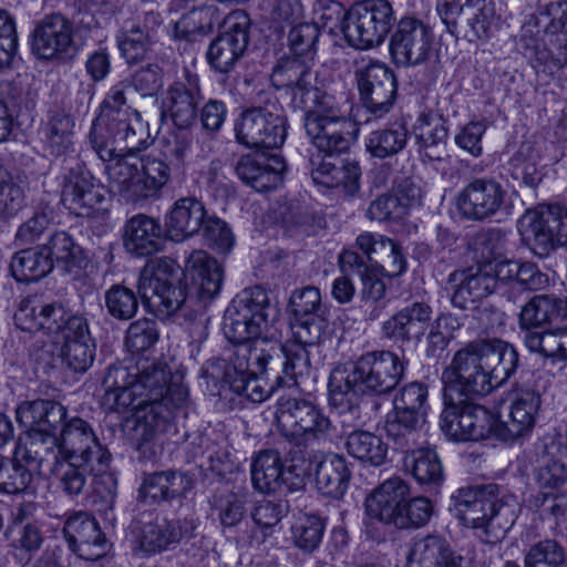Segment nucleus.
<instances>
[{
    "mask_svg": "<svg viewBox=\"0 0 567 567\" xmlns=\"http://www.w3.org/2000/svg\"><path fill=\"white\" fill-rule=\"evenodd\" d=\"M28 183L0 167V216L8 219L27 205Z\"/></svg>",
    "mask_w": 567,
    "mask_h": 567,
    "instance_id": "nucleus-59",
    "label": "nucleus"
},
{
    "mask_svg": "<svg viewBox=\"0 0 567 567\" xmlns=\"http://www.w3.org/2000/svg\"><path fill=\"white\" fill-rule=\"evenodd\" d=\"M495 20V9L492 3H483L481 7L472 4V11L462 19L458 29L453 35H462L470 42L487 39L491 35L492 24Z\"/></svg>",
    "mask_w": 567,
    "mask_h": 567,
    "instance_id": "nucleus-60",
    "label": "nucleus"
},
{
    "mask_svg": "<svg viewBox=\"0 0 567 567\" xmlns=\"http://www.w3.org/2000/svg\"><path fill=\"white\" fill-rule=\"evenodd\" d=\"M288 308L292 338L303 344H318L329 327L320 290L313 286L296 289L289 298Z\"/></svg>",
    "mask_w": 567,
    "mask_h": 567,
    "instance_id": "nucleus-15",
    "label": "nucleus"
},
{
    "mask_svg": "<svg viewBox=\"0 0 567 567\" xmlns=\"http://www.w3.org/2000/svg\"><path fill=\"white\" fill-rule=\"evenodd\" d=\"M111 383H123L135 379V386L148 399V412L138 414V425L134 430V443L140 456L151 460L156 454V440L167 430L171 408L163 402V394L171 380V371L165 362L142 358L126 362V369L111 373Z\"/></svg>",
    "mask_w": 567,
    "mask_h": 567,
    "instance_id": "nucleus-4",
    "label": "nucleus"
},
{
    "mask_svg": "<svg viewBox=\"0 0 567 567\" xmlns=\"http://www.w3.org/2000/svg\"><path fill=\"white\" fill-rule=\"evenodd\" d=\"M433 35L421 19L404 16L395 24L389 50L396 65L413 66L429 58Z\"/></svg>",
    "mask_w": 567,
    "mask_h": 567,
    "instance_id": "nucleus-21",
    "label": "nucleus"
},
{
    "mask_svg": "<svg viewBox=\"0 0 567 567\" xmlns=\"http://www.w3.org/2000/svg\"><path fill=\"white\" fill-rule=\"evenodd\" d=\"M126 82H117L109 89L90 132V142L96 155L110 164L122 157H131L133 152L148 145L147 124L137 110L126 104Z\"/></svg>",
    "mask_w": 567,
    "mask_h": 567,
    "instance_id": "nucleus-3",
    "label": "nucleus"
},
{
    "mask_svg": "<svg viewBox=\"0 0 567 567\" xmlns=\"http://www.w3.org/2000/svg\"><path fill=\"white\" fill-rule=\"evenodd\" d=\"M518 352L501 339H478L457 350L443 370L445 408L440 426L453 441L488 437L494 416L482 405L461 399L486 395L517 370Z\"/></svg>",
    "mask_w": 567,
    "mask_h": 567,
    "instance_id": "nucleus-1",
    "label": "nucleus"
},
{
    "mask_svg": "<svg viewBox=\"0 0 567 567\" xmlns=\"http://www.w3.org/2000/svg\"><path fill=\"white\" fill-rule=\"evenodd\" d=\"M185 270L200 299L218 295L224 279L221 265L204 250H195L187 258Z\"/></svg>",
    "mask_w": 567,
    "mask_h": 567,
    "instance_id": "nucleus-43",
    "label": "nucleus"
},
{
    "mask_svg": "<svg viewBox=\"0 0 567 567\" xmlns=\"http://www.w3.org/2000/svg\"><path fill=\"white\" fill-rule=\"evenodd\" d=\"M123 246L134 257H148L163 248L162 226L148 215L137 214L124 225Z\"/></svg>",
    "mask_w": 567,
    "mask_h": 567,
    "instance_id": "nucleus-38",
    "label": "nucleus"
},
{
    "mask_svg": "<svg viewBox=\"0 0 567 567\" xmlns=\"http://www.w3.org/2000/svg\"><path fill=\"white\" fill-rule=\"evenodd\" d=\"M275 417L280 435L302 453L309 445L327 440L332 423L313 402L281 395L276 404Z\"/></svg>",
    "mask_w": 567,
    "mask_h": 567,
    "instance_id": "nucleus-11",
    "label": "nucleus"
},
{
    "mask_svg": "<svg viewBox=\"0 0 567 567\" xmlns=\"http://www.w3.org/2000/svg\"><path fill=\"white\" fill-rule=\"evenodd\" d=\"M432 308L422 301L405 306L382 322L381 337L395 343L420 341L432 318Z\"/></svg>",
    "mask_w": 567,
    "mask_h": 567,
    "instance_id": "nucleus-29",
    "label": "nucleus"
},
{
    "mask_svg": "<svg viewBox=\"0 0 567 567\" xmlns=\"http://www.w3.org/2000/svg\"><path fill=\"white\" fill-rule=\"evenodd\" d=\"M16 416L33 434L58 435L68 421V409L58 401L39 399L19 404Z\"/></svg>",
    "mask_w": 567,
    "mask_h": 567,
    "instance_id": "nucleus-33",
    "label": "nucleus"
},
{
    "mask_svg": "<svg viewBox=\"0 0 567 567\" xmlns=\"http://www.w3.org/2000/svg\"><path fill=\"white\" fill-rule=\"evenodd\" d=\"M507 190L494 178L477 177L458 193L460 214L474 221H484L506 212Z\"/></svg>",
    "mask_w": 567,
    "mask_h": 567,
    "instance_id": "nucleus-18",
    "label": "nucleus"
},
{
    "mask_svg": "<svg viewBox=\"0 0 567 567\" xmlns=\"http://www.w3.org/2000/svg\"><path fill=\"white\" fill-rule=\"evenodd\" d=\"M411 495L410 485L394 476L382 482L365 498L364 508L368 518L394 527L403 502Z\"/></svg>",
    "mask_w": 567,
    "mask_h": 567,
    "instance_id": "nucleus-28",
    "label": "nucleus"
},
{
    "mask_svg": "<svg viewBox=\"0 0 567 567\" xmlns=\"http://www.w3.org/2000/svg\"><path fill=\"white\" fill-rule=\"evenodd\" d=\"M566 548L554 538L540 539L524 549V567H564Z\"/></svg>",
    "mask_w": 567,
    "mask_h": 567,
    "instance_id": "nucleus-61",
    "label": "nucleus"
},
{
    "mask_svg": "<svg viewBox=\"0 0 567 567\" xmlns=\"http://www.w3.org/2000/svg\"><path fill=\"white\" fill-rule=\"evenodd\" d=\"M250 19L243 10L229 13L221 24L219 34L212 41L207 60L221 73L229 72L244 55L249 42Z\"/></svg>",
    "mask_w": 567,
    "mask_h": 567,
    "instance_id": "nucleus-19",
    "label": "nucleus"
},
{
    "mask_svg": "<svg viewBox=\"0 0 567 567\" xmlns=\"http://www.w3.org/2000/svg\"><path fill=\"white\" fill-rule=\"evenodd\" d=\"M309 60L298 56L281 58L271 73V83L277 90H285L291 95L296 109L308 106V95L317 82Z\"/></svg>",
    "mask_w": 567,
    "mask_h": 567,
    "instance_id": "nucleus-26",
    "label": "nucleus"
},
{
    "mask_svg": "<svg viewBox=\"0 0 567 567\" xmlns=\"http://www.w3.org/2000/svg\"><path fill=\"white\" fill-rule=\"evenodd\" d=\"M281 456L278 451L265 450L257 454L251 464V482L261 493L280 492Z\"/></svg>",
    "mask_w": 567,
    "mask_h": 567,
    "instance_id": "nucleus-56",
    "label": "nucleus"
},
{
    "mask_svg": "<svg viewBox=\"0 0 567 567\" xmlns=\"http://www.w3.org/2000/svg\"><path fill=\"white\" fill-rule=\"evenodd\" d=\"M121 56L127 64H137L145 60L155 43V30L146 21L126 22L116 34Z\"/></svg>",
    "mask_w": 567,
    "mask_h": 567,
    "instance_id": "nucleus-44",
    "label": "nucleus"
},
{
    "mask_svg": "<svg viewBox=\"0 0 567 567\" xmlns=\"http://www.w3.org/2000/svg\"><path fill=\"white\" fill-rule=\"evenodd\" d=\"M73 43V23L60 13L45 16L33 30L32 51L40 59L66 53Z\"/></svg>",
    "mask_w": 567,
    "mask_h": 567,
    "instance_id": "nucleus-32",
    "label": "nucleus"
},
{
    "mask_svg": "<svg viewBox=\"0 0 567 567\" xmlns=\"http://www.w3.org/2000/svg\"><path fill=\"white\" fill-rule=\"evenodd\" d=\"M75 318H84L72 313L62 302L44 301L38 297H28L20 303L14 315L19 329L28 332L42 331L47 336L64 338Z\"/></svg>",
    "mask_w": 567,
    "mask_h": 567,
    "instance_id": "nucleus-17",
    "label": "nucleus"
},
{
    "mask_svg": "<svg viewBox=\"0 0 567 567\" xmlns=\"http://www.w3.org/2000/svg\"><path fill=\"white\" fill-rule=\"evenodd\" d=\"M524 344L533 352L556 361L567 360V327H551L543 331H528Z\"/></svg>",
    "mask_w": 567,
    "mask_h": 567,
    "instance_id": "nucleus-52",
    "label": "nucleus"
},
{
    "mask_svg": "<svg viewBox=\"0 0 567 567\" xmlns=\"http://www.w3.org/2000/svg\"><path fill=\"white\" fill-rule=\"evenodd\" d=\"M343 92L312 86L303 114V126L311 144L321 152H347L359 134V124L344 111Z\"/></svg>",
    "mask_w": 567,
    "mask_h": 567,
    "instance_id": "nucleus-7",
    "label": "nucleus"
},
{
    "mask_svg": "<svg viewBox=\"0 0 567 567\" xmlns=\"http://www.w3.org/2000/svg\"><path fill=\"white\" fill-rule=\"evenodd\" d=\"M44 246L47 247V254H50V259L53 262L55 260L65 271L81 267L83 260L82 248L75 244L72 236L66 231H55Z\"/></svg>",
    "mask_w": 567,
    "mask_h": 567,
    "instance_id": "nucleus-62",
    "label": "nucleus"
},
{
    "mask_svg": "<svg viewBox=\"0 0 567 567\" xmlns=\"http://www.w3.org/2000/svg\"><path fill=\"white\" fill-rule=\"evenodd\" d=\"M61 357L74 372L83 373L90 369L95 358V342L91 337L87 320L75 318L62 338Z\"/></svg>",
    "mask_w": 567,
    "mask_h": 567,
    "instance_id": "nucleus-40",
    "label": "nucleus"
},
{
    "mask_svg": "<svg viewBox=\"0 0 567 567\" xmlns=\"http://www.w3.org/2000/svg\"><path fill=\"white\" fill-rule=\"evenodd\" d=\"M539 163V151L530 142H524L509 159L508 172L513 179L535 188L544 176Z\"/></svg>",
    "mask_w": 567,
    "mask_h": 567,
    "instance_id": "nucleus-55",
    "label": "nucleus"
},
{
    "mask_svg": "<svg viewBox=\"0 0 567 567\" xmlns=\"http://www.w3.org/2000/svg\"><path fill=\"white\" fill-rule=\"evenodd\" d=\"M236 141L248 148H278L287 137V118L278 99L259 92L250 106L234 123Z\"/></svg>",
    "mask_w": 567,
    "mask_h": 567,
    "instance_id": "nucleus-10",
    "label": "nucleus"
},
{
    "mask_svg": "<svg viewBox=\"0 0 567 567\" xmlns=\"http://www.w3.org/2000/svg\"><path fill=\"white\" fill-rule=\"evenodd\" d=\"M278 309L270 303L267 291L246 288L231 300L224 313L223 331L235 350L226 361V372L264 374L275 370L282 357L274 322Z\"/></svg>",
    "mask_w": 567,
    "mask_h": 567,
    "instance_id": "nucleus-2",
    "label": "nucleus"
},
{
    "mask_svg": "<svg viewBox=\"0 0 567 567\" xmlns=\"http://www.w3.org/2000/svg\"><path fill=\"white\" fill-rule=\"evenodd\" d=\"M105 172L111 189L132 204L157 197L171 178L169 164L152 155L118 158Z\"/></svg>",
    "mask_w": 567,
    "mask_h": 567,
    "instance_id": "nucleus-8",
    "label": "nucleus"
},
{
    "mask_svg": "<svg viewBox=\"0 0 567 567\" xmlns=\"http://www.w3.org/2000/svg\"><path fill=\"white\" fill-rule=\"evenodd\" d=\"M408 143V128L404 123L372 131L365 140L367 152L375 158L392 157L402 152Z\"/></svg>",
    "mask_w": 567,
    "mask_h": 567,
    "instance_id": "nucleus-54",
    "label": "nucleus"
},
{
    "mask_svg": "<svg viewBox=\"0 0 567 567\" xmlns=\"http://www.w3.org/2000/svg\"><path fill=\"white\" fill-rule=\"evenodd\" d=\"M184 537V526L177 519H156L141 526L136 537V550L153 556L177 547Z\"/></svg>",
    "mask_w": 567,
    "mask_h": 567,
    "instance_id": "nucleus-41",
    "label": "nucleus"
},
{
    "mask_svg": "<svg viewBox=\"0 0 567 567\" xmlns=\"http://www.w3.org/2000/svg\"><path fill=\"white\" fill-rule=\"evenodd\" d=\"M192 488L193 481L184 472L176 470L144 472L136 499L143 505L156 506L185 497Z\"/></svg>",
    "mask_w": 567,
    "mask_h": 567,
    "instance_id": "nucleus-27",
    "label": "nucleus"
},
{
    "mask_svg": "<svg viewBox=\"0 0 567 567\" xmlns=\"http://www.w3.org/2000/svg\"><path fill=\"white\" fill-rule=\"evenodd\" d=\"M312 344H303L296 339L293 343L281 346L282 357L280 363L276 367H281L282 374L277 375V383L280 386H295L299 385V380L310 373V358L307 347Z\"/></svg>",
    "mask_w": 567,
    "mask_h": 567,
    "instance_id": "nucleus-53",
    "label": "nucleus"
},
{
    "mask_svg": "<svg viewBox=\"0 0 567 567\" xmlns=\"http://www.w3.org/2000/svg\"><path fill=\"white\" fill-rule=\"evenodd\" d=\"M183 275L181 267L167 257L151 260L141 269L137 293L157 318L168 319L188 307Z\"/></svg>",
    "mask_w": 567,
    "mask_h": 567,
    "instance_id": "nucleus-9",
    "label": "nucleus"
},
{
    "mask_svg": "<svg viewBox=\"0 0 567 567\" xmlns=\"http://www.w3.org/2000/svg\"><path fill=\"white\" fill-rule=\"evenodd\" d=\"M416 135L419 153L429 161L442 162L447 155V127L443 117L433 113H422L419 117Z\"/></svg>",
    "mask_w": 567,
    "mask_h": 567,
    "instance_id": "nucleus-48",
    "label": "nucleus"
},
{
    "mask_svg": "<svg viewBox=\"0 0 567 567\" xmlns=\"http://www.w3.org/2000/svg\"><path fill=\"white\" fill-rule=\"evenodd\" d=\"M207 214L205 205L196 197L187 196L177 199L165 215L168 238L183 241L198 234Z\"/></svg>",
    "mask_w": 567,
    "mask_h": 567,
    "instance_id": "nucleus-39",
    "label": "nucleus"
},
{
    "mask_svg": "<svg viewBox=\"0 0 567 567\" xmlns=\"http://www.w3.org/2000/svg\"><path fill=\"white\" fill-rule=\"evenodd\" d=\"M340 269L344 274H357L362 281L361 298L365 302H377L384 298L386 286L368 261L357 251L347 249L339 256Z\"/></svg>",
    "mask_w": 567,
    "mask_h": 567,
    "instance_id": "nucleus-50",
    "label": "nucleus"
},
{
    "mask_svg": "<svg viewBox=\"0 0 567 567\" xmlns=\"http://www.w3.org/2000/svg\"><path fill=\"white\" fill-rule=\"evenodd\" d=\"M351 480V471L342 455L329 453L316 466L318 491L329 497L340 499L346 494Z\"/></svg>",
    "mask_w": 567,
    "mask_h": 567,
    "instance_id": "nucleus-45",
    "label": "nucleus"
},
{
    "mask_svg": "<svg viewBox=\"0 0 567 567\" xmlns=\"http://www.w3.org/2000/svg\"><path fill=\"white\" fill-rule=\"evenodd\" d=\"M355 246L368 262H375L390 278L406 270V258L399 243L381 234L365 231L357 237Z\"/></svg>",
    "mask_w": 567,
    "mask_h": 567,
    "instance_id": "nucleus-35",
    "label": "nucleus"
},
{
    "mask_svg": "<svg viewBox=\"0 0 567 567\" xmlns=\"http://www.w3.org/2000/svg\"><path fill=\"white\" fill-rule=\"evenodd\" d=\"M463 557L443 537L426 535L414 540L409 567H462Z\"/></svg>",
    "mask_w": 567,
    "mask_h": 567,
    "instance_id": "nucleus-42",
    "label": "nucleus"
},
{
    "mask_svg": "<svg viewBox=\"0 0 567 567\" xmlns=\"http://www.w3.org/2000/svg\"><path fill=\"white\" fill-rule=\"evenodd\" d=\"M427 408L426 384L413 381L402 386L393 398V410L384 423L386 435L399 445H406L424 427Z\"/></svg>",
    "mask_w": 567,
    "mask_h": 567,
    "instance_id": "nucleus-13",
    "label": "nucleus"
},
{
    "mask_svg": "<svg viewBox=\"0 0 567 567\" xmlns=\"http://www.w3.org/2000/svg\"><path fill=\"white\" fill-rule=\"evenodd\" d=\"M22 458L43 476H50L64 461L59 435L33 434Z\"/></svg>",
    "mask_w": 567,
    "mask_h": 567,
    "instance_id": "nucleus-49",
    "label": "nucleus"
},
{
    "mask_svg": "<svg viewBox=\"0 0 567 567\" xmlns=\"http://www.w3.org/2000/svg\"><path fill=\"white\" fill-rule=\"evenodd\" d=\"M225 370L226 360L214 359L207 363L205 374L215 385L220 384L221 389L228 388L254 403L264 402L269 398L272 388L267 386L262 380L258 379L259 374H233Z\"/></svg>",
    "mask_w": 567,
    "mask_h": 567,
    "instance_id": "nucleus-37",
    "label": "nucleus"
},
{
    "mask_svg": "<svg viewBox=\"0 0 567 567\" xmlns=\"http://www.w3.org/2000/svg\"><path fill=\"white\" fill-rule=\"evenodd\" d=\"M527 507L542 519H555L567 513V494L564 489H537L527 498Z\"/></svg>",
    "mask_w": 567,
    "mask_h": 567,
    "instance_id": "nucleus-63",
    "label": "nucleus"
},
{
    "mask_svg": "<svg viewBox=\"0 0 567 567\" xmlns=\"http://www.w3.org/2000/svg\"><path fill=\"white\" fill-rule=\"evenodd\" d=\"M53 269L50 254L45 246L21 249L13 254L9 270L16 281L31 284L47 277Z\"/></svg>",
    "mask_w": 567,
    "mask_h": 567,
    "instance_id": "nucleus-47",
    "label": "nucleus"
},
{
    "mask_svg": "<svg viewBox=\"0 0 567 567\" xmlns=\"http://www.w3.org/2000/svg\"><path fill=\"white\" fill-rule=\"evenodd\" d=\"M105 189L94 183L92 174L76 165L64 177L61 203L74 215L92 217L105 213Z\"/></svg>",
    "mask_w": 567,
    "mask_h": 567,
    "instance_id": "nucleus-23",
    "label": "nucleus"
},
{
    "mask_svg": "<svg viewBox=\"0 0 567 567\" xmlns=\"http://www.w3.org/2000/svg\"><path fill=\"white\" fill-rule=\"evenodd\" d=\"M560 318V299L555 295H537L519 312V328L525 332L551 326Z\"/></svg>",
    "mask_w": 567,
    "mask_h": 567,
    "instance_id": "nucleus-51",
    "label": "nucleus"
},
{
    "mask_svg": "<svg viewBox=\"0 0 567 567\" xmlns=\"http://www.w3.org/2000/svg\"><path fill=\"white\" fill-rule=\"evenodd\" d=\"M286 163L278 155H244L236 164L237 176L257 192L276 189L282 184Z\"/></svg>",
    "mask_w": 567,
    "mask_h": 567,
    "instance_id": "nucleus-34",
    "label": "nucleus"
},
{
    "mask_svg": "<svg viewBox=\"0 0 567 567\" xmlns=\"http://www.w3.org/2000/svg\"><path fill=\"white\" fill-rule=\"evenodd\" d=\"M107 470H110V466L100 468L97 464L91 461H74L65 457L50 476L55 478L59 488L68 497L75 498L87 492V481L93 473H103Z\"/></svg>",
    "mask_w": 567,
    "mask_h": 567,
    "instance_id": "nucleus-46",
    "label": "nucleus"
},
{
    "mask_svg": "<svg viewBox=\"0 0 567 567\" xmlns=\"http://www.w3.org/2000/svg\"><path fill=\"white\" fill-rule=\"evenodd\" d=\"M62 532L69 548L82 559L97 560L109 550V542L99 523L87 513L79 512L70 516Z\"/></svg>",
    "mask_w": 567,
    "mask_h": 567,
    "instance_id": "nucleus-25",
    "label": "nucleus"
},
{
    "mask_svg": "<svg viewBox=\"0 0 567 567\" xmlns=\"http://www.w3.org/2000/svg\"><path fill=\"white\" fill-rule=\"evenodd\" d=\"M548 381L549 375L545 371H532L520 377L514 388V399L507 420L503 422L505 440L520 437L534 427L542 404V394L546 391Z\"/></svg>",
    "mask_w": 567,
    "mask_h": 567,
    "instance_id": "nucleus-14",
    "label": "nucleus"
},
{
    "mask_svg": "<svg viewBox=\"0 0 567 567\" xmlns=\"http://www.w3.org/2000/svg\"><path fill=\"white\" fill-rule=\"evenodd\" d=\"M394 22L393 7L388 0H363L347 11L341 30L350 47L368 50L383 43Z\"/></svg>",
    "mask_w": 567,
    "mask_h": 567,
    "instance_id": "nucleus-12",
    "label": "nucleus"
},
{
    "mask_svg": "<svg viewBox=\"0 0 567 567\" xmlns=\"http://www.w3.org/2000/svg\"><path fill=\"white\" fill-rule=\"evenodd\" d=\"M346 449L351 456L372 466L383 464L388 453V446L380 436L363 430L348 435Z\"/></svg>",
    "mask_w": 567,
    "mask_h": 567,
    "instance_id": "nucleus-57",
    "label": "nucleus"
},
{
    "mask_svg": "<svg viewBox=\"0 0 567 567\" xmlns=\"http://www.w3.org/2000/svg\"><path fill=\"white\" fill-rule=\"evenodd\" d=\"M567 34V1L538 4L520 29L519 42L526 50L538 53L565 40Z\"/></svg>",
    "mask_w": 567,
    "mask_h": 567,
    "instance_id": "nucleus-16",
    "label": "nucleus"
},
{
    "mask_svg": "<svg viewBox=\"0 0 567 567\" xmlns=\"http://www.w3.org/2000/svg\"><path fill=\"white\" fill-rule=\"evenodd\" d=\"M120 369H126V362L114 363L105 372L103 379V386L105 389L103 404L107 410L117 413L133 411L135 417L134 431L138 425V414H142V411L147 413L150 410L148 399H145L140 389L135 386V379L130 378L123 383L113 384L110 382L111 373Z\"/></svg>",
    "mask_w": 567,
    "mask_h": 567,
    "instance_id": "nucleus-36",
    "label": "nucleus"
},
{
    "mask_svg": "<svg viewBox=\"0 0 567 567\" xmlns=\"http://www.w3.org/2000/svg\"><path fill=\"white\" fill-rule=\"evenodd\" d=\"M533 238V249L538 256L567 244V208L557 204L540 205L527 210L523 217Z\"/></svg>",
    "mask_w": 567,
    "mask_h": 567,
    "instance_id": "nucleus-22",
    "label": "nucleus"
},
{
    "mask_svg": "<svg viewBox=\"0 0 567 567\" xmlns=\"http://www.w3.org/2000/svg\"><path fill=\"white\" fill-rule=\"evenodd\" d=\"M104 302L107 313L116 320L127 321L138 310V297L136 292L124 286L113 285L104 293Z\"/></svg>",
    "mask_w": 567,
    "mask_h": 567,
    "instance_id": "nucleus-64",
    "label": "nucleus"
},
{
    "mask_svg": "<svg viewBox=\"0 0 567 567\" xmlns=\"http://www.w3.org/2000/svg\"><path fill=\"white\" fill-rule=\"evenodd\" d=\"M59 437L64 456L71 460L94 462L101 468L110 466L112 455L103 445L92 425L80 416H73L61 427Z\"/></svg>",
    "mask_w": 567,
    "mask_h": 567,
    "instance_id": "nucleus-24",
    "label": "nucleus"
},
{
    "mask_svg": "<svg viewBox=\"0 0 567 567\" xmlns=\"http://www.w3.org/2000/svg\"><path fill=\"white\" fill-rule=\"evenodd\" d=\"M451 502L450 511L458 522L481 530L486 543L502 540L516 519L514 496H501L495 484L461 487L451 496Z\"/></svg>",
    "mask_w": 567,
    "mask_h": 567,
    "instance_id": "nucleus-6",
    "label": "nucleus"
},
{
    "mask_svg": "<svg viewBox=\"0 0 567 567\" xmlns=\"http://www.w3.org/2000/svg\"><path fill=\"white\" fill-rule=\"evenodd\" d=\"M405 467L423 485L437 486L443 480V466L432 449H420L405 458Z\"/></svg>",
    "mask_w": 567,
    "mask_h": 567,
    "instance_id": "nucleus-58",
    "label": "nucleus"
},
{
    "mask_svg": "<svg viewBox=\"0 0 567 567\" xmlns=\"http://www.w3.org/2000/svg\"><path fill=\"white\" fill-rule=\"evenodd\" d=\"M409 360L390 350L371 351L334 368L329 378L330 403L340 406L359 394L392 392L404 377Z\"/></svg>",
    "mask_w": 567,
    "mask_h": 567,
    "instance_id": "nucleus-5",
    "label": "nucleus"
},
{
    "mask_svg": "<svg viewBox=\"0 0 567 567\" xmlns=\"http://www.w3.org/2000/svg\"><path fill=\"white\" fill-rule=\"evenodd\" d=\"M360 100L374 118L388 114L396 99V78L391 69L369 62L355 72Z\"/></svg>",
    "mask_w": 567,
    "mask_h": 567,
    "instance_id": "nucleus-20",
    "label": "nucleus"
},
{
    "mask_svg": "<svg viewBox=\"0 0 567 567\" xmlns=\"http://www.w3.org/2000/svg\"><path fill=\"white\" fill-rule=\"evenodd\" d=\"M200 99V87L196 81H189L188 84L175 82L164 94L161 117L169 118L178 130H187L196 123Z\"/></svg>",
    "mask_w": 567,
    "mask_h": 567,
    "instance_id": "nucleus-31",
    "label": "nucleus"
},
{
    "mask_svg": "<svg viewBox=\"0 0 567 567\" xmlns=\"http://www.w3.org/2000/svg\"><path fill=\"white\" fill-rule=\"evenodd\" d=\"M341 152H321L309 159L310 174L313 182L328 188L343 186L347 193L353 194L359 188L360 167L357 163H346L333 156Z\"/></svg>",
    "mask_w": 567,
    "mask_h": 567,
    "instance_id": "nucleus-30",
    "label": "nucleus"
}]
</instances>
